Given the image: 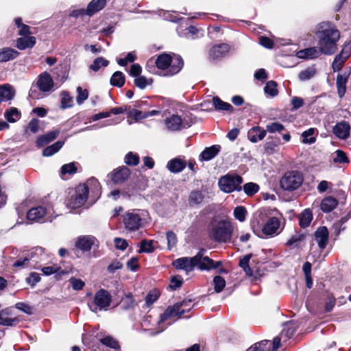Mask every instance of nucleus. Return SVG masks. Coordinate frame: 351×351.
<instances>
[{"label":"nucleus","instance_id":"a19ab883","mask_svg":"<svg viewBox=\"0 0 351 351\" xmlns=\"http://www.w3.org/2000/svg\"><path fill=\"white\" fill-rule=\"evenodd\" d=\"M271 343L268 340H263L256 343L246 351H269Z\"/></svg>","mask_w":351,"mask_h":351},{"label":"nucleus","instance_id":"c03bdc74","mask_svg":"<svg viewBox=\"0 0 351 351\" xmlns=\"http://www.w3.org/2000/svg\"><path fill=\"white\" fill-rule=\"evenodd\" d=\"M109 62L104 59L103 57H99L94 60L92 64L90 66V69L94 71H99L101 67H106L108 65Z\"/></svg>","mask_w":351,"mask_h":351},{"label":"nucleus","instance_id":"f8f14e48","mask_svg":"<svg viewBox=\"0 0 351 351\" xmlns=\"http://www.w3.org/2000/svg\"><path fill=\"white\" fill-rule=\"evenodd\" d=\"M282 230L280 228V221L278 218L275 217H270L264 224L262 232L266 236L273 237L278 235Z\"/></svg>","mask_w":351,"mask_h":351},{"label":"nucleus","instance_id":"0e129e2a","mask_svg":"<svg viewBox=\"0 0 351 351\" xmlns=\"http://www.w3.org/2000/svg\"><path fill=\"white\" fill-rule=\"evenodd\" d=\"M168 249L171 250L177 243L176 234L173 231H168L166 234Z\"/></svg>","mask_w":351,"mask_h":351},{"label":"nucleus","instance_id":"052dcab7","mask_svg":"<svg viewBox=\"0 0 351 351\" xmlns=\"http://www.w3.org/2000/svg\"><path fill=\"white\" fill-rule=\"evenodd\" d=\"M136 59L134 52H129L125 58H119L117 63L122 66H126L129 62H134Z\"/></svg>","mask_w":351,"mask_h":351},{"label":"nucleus","instance_id":"ea45409f","mask_svg":"<svg viewBox=\"0 0 351 351\" xmlns=\"http://www.w3.org/2000/svg\"><path fill=\"white\" fill-rule=\"evenodd\" d=\"M252 257V254H249L245 256H243L242 258L239 261V266L243 268L244 271L245 272L246 275L249 276H253V271L249 266V262Z\"/></svg>","mask_w":351,"mask_h":351},{"label":"nucleus","instance_id":"f704fd0d","mask_svg":"<svg viewBox=\"0 0 351 351\" xmlns=\"http://www.w3.org/2000/svg\"><path fill=\"white\" fill-rule=\"evenodd\" d=\"M160 113L158 110H151V111H141L138 110H133L130 112V115L134 117V119L136 121L141 120L143 119L147 118L151 116H154Z\"/></svg>","mask_w":351,"mask_h":351},{"label":"nucleus","instance_id":"79ce46f5","mask_svg":"<svg viewBox=\"0 0 351 351\" xmlns=\"http://www.w3.org/2000/svg\"><path fill=\"white\" fill-rule=\"evenodd\" d=\"M100 342L103 345L113 349L114 351H120V346L118 341L110 336L101 338Z\"/></svg>","mask_w":351,"mask_h":351},{"label":"nucleus","instance_id":"2eb2a0df","mask_svg":"<svg viewBox=\"0 0 351 351\" xmlns=\"http://www.w3.org/2000/svg\"><path fill=\"white\" fill-rule=\"evenodd\" d=\"M111 295L105 289L99 290L95 295L94 303L100 310L106 309L110 304Z\"/></svg>","mask_w":351,"mask_h":351},{"label":"nucleus","instance_id":"7ed1b4c3","mask_svg":"<svg viewBox=\"0 0 351 351\" xmlns=\"http://www.w3.org/2000/svg\"><path fill=\"white\" fill-rule=\"evenodd\" d=\"M232 223L226 220H220L209 227V237L218 243H229L233 234Z\"/></svg>","mask_w":351,"mask_h":351},{"label":"nucleus","instance_id":"a211bd4d","mask_svg":"<svg viewBox=\"0 0 351 351\" xmlns=\"http://www.w3.org/2000/svg\"><path fill=\"white\" fill-rule=\"evenodd\" d=\"M98 243L95 237L93 236H83L78 238L76 247L84 252L90 251L91 247Z\"/></svg>","mask_w":351,"mask_h":351},{"label":"nucleus","instance_id":"cd10ccee","mask_svg":"<svg viewBox=\"0 0 351 351\" xmlns=\"http://www.w3.org/2000/svg\"><path fill=\"white\" fill-rule=\"evenodd\" d=\"M36 44L34 36H25L17 38L16 47L20 50L32 48Z\"/></svg>","mask_w":351,"mask_h":351},{"label":"nucleus","instance_id":"4d7b16f0","mask_svg":"<svg viewBox=\"0 0 351 351\" xmlns=\"http://www.w3.org/2000/svg\"><path fill=\"white\" fill-rule=\"evenodd\" d=\"M124 160L128 165L136 166L139 163V157L130 152L125 155Z\"/></svg>","mask_w":351,"mask_h":351},{"label":"nucleus","instance_id":"c9c22d12","mask_svg":"<svg viewBox=\"0 0 351 351\" xmlns=\"http://www.w3.org/2000/svg\"><path fill=\"white\" fill-rule=\"evenodd\" d=\"M125 82V77L124 74L121 71L114 72L110 80V83L113 86L119 88L122 87Z\"/></svg>","mask_w":351,"mask_h":351},{"label":"nucleus","instance_id":"e2e57ef3","mask_svg":"<svg viewBox=\"0 0 351 351\" xmlns=\"http://www.w3.org/2000/svg\"><path fill=\"white\" fill-rule=\"evenodd\" d=\"M77 96L76 98L77 103L82 104L88 97V93L86 89L83 90L82 87L77 88Z\"/></svg>","mask_w":351,"mask_h":351},{"label":"nucleus","instance_id":"4be33fe9","mask_svg":"<svg viewBox=\"0 0 351 351\" xmlns=\"http://www.w3.org/2000/svg\"><path fill=\"white\" fill-rule=\"evenodd\" d=\"M350 130V124L346 121H341L333 128V133L339 138L346 139L349 136Z\"/></svg>","mask_w":351,"mask_h":351},{"label":"nucleus","instance_id":"a878e982","mask_svg":"<svg viewBox=\"0 0 351 351\" xmlns=\"http://www.w3.org/2000/svg\"><path fill=\"white\" fill-rule=\"evenodd\" d=\"M186 163L180 158H173L169 160L167 165V167L171 173H178L181 172L185 167Z\"/></svg>","mask_w":351,"mask_h":351},{"label":"nucleus","instance_id":"f257e3e1","mask_svg":"<svg viewBox=\"0 0 351 351\" xmlns=\"http://www.w3.org/2000/svg\"><path fill=\"white\" fill-rule=\"evenodd\" d=\"M316 34L319 39L318 47L323 54H334L337 49V43L340 33L335 25L330 22H322L317 26Z\"/></svg>","mask_w":351,"mask_h":351},{"label":"nucleus","instance_id":"338daca9","mask_svg":"<svg viewBox=\"0 0 351 351\" xmlns=\"http://www.w3.org/2000/svg\"><path fill=\"white\" fill-rule=\"evenodd\" d=\"M336 156L333 158L335 163H347L349 162L346 154L341 150H337Z\"/></svg>","mask_w":351,"mask_h":351},{"label":"nucleus","instance_id":"f03ea898","mask_svg":"<svg viewBox=\"0 0 351 351\" xmlns=\"http://www.w3.org/2000/svg\"><path fill=\"white\" fill-rule=\"evenodd\" d=\"M155 64L163 76H172L182 69L184 62L180 56L163 53L157 56Z\"/></svg>","mask_w":351,"mask_h":351},{"label":"nucleus","instance_id":"4468645a","mask_svg":"<svg viewBox=\"0 0 351 351\" xmlns=\"http://www.w3.org/2000/svg\"><path fill=\"white\" fill-rule=\"evenodd\" d=\"M198 259V256L193 257H182L176 259L173 262V265L178 269H183L186 273L192 271L195 266V261Z\"/></svg>","mask_w":351,"mask_h":351},{"label":"nucleus","instance_id":"49530a36","mask_svg":"<svg viewBox=\"0 0 351 351\" xmlns=\"http://www.w3.org/2000/svg\"><path fill=\"white\" fill-rule=\"evenodd\" d=\"M265 93L271 97H275L278 95L277 83L273 80L266 83L264 88Z\"/></svg>","mask_w":351,"mask_h":351},{"label":"nucleus","instance_id":"dca6fc26","mask_svg":"<svg viewBox=\"0 0 351 351\" xmlns=\"http://www.w3.org/2000/svg\"><path fill=\"white\" fill-rule=\"evenodd\" d=\"M130 175V170L125 166L120 167L114 169L109 176L114 183H122L127 180Z\"/></svg>","mask_w":351,"mask_h":351},{"label":"nucleus","instance_id":"412c9836","mask_svg":"<svg viewBox=\"0 0 351 351\" xmlns=\"http://www.w3.org/2000/svg\"><path fill=\"white\" fill-rule=\"evenodd\" d=\"M323 53L319 47H309L300 50L297 52L296 56L301 59H313L319 57Z\"/></svg>","mask_w":351,"mask_h":351},{"label":"nucleus","instance_id":"423d86ee","mask_svg":"<svg viewBox=\"0 0 351 351\" xmlns=\"http://www.w3.org/2000/svg\"><path fill=\"white\" fill-rule=\"evenodd\" d=\"M243 178L235 173H228L219 180L218 184L221 191L230 193L232 191H240L242 189Z\"/></svg>","mask_w":351,"mask_h":351},{"label":"nucleus","instance_id":"6e6552de","mask_svg":"<svg viewBox=\"0 0 351 351\" xmlns=\"http://www.w3.org/2000/svg\"><path fill=\"white\" fill-rule=\"evenodd\" d=\"M205 250H201L195 256H198V259L195 261V266L200 270H210L217 269L221 265L220 261L215 262L209 257L204 256Z\"/></svg>","mask_w":351,"mask_h":351},{"label":"nucleus","instance_id":"9b49d317","mask_svg":"<svg viewBox=\"0 0 351 351\" xmlns=\"http://www.w3.org/2000/svg\"><path fill=\"white\" fill-rule=\"evenodd\" d=\"M36 86L41 92L49 93L53 90L54 82L51 75L44 71L38 76Z\"/></svg>","mask_w":351,"mask_h":351},{"label":"nucleus","instance_id":"774afa93","mask_svg":"<svg viewBox=\"0 0 351 351\" xmlns=\"http://www.w3.org/2000/svg\"><path fill=\"white\" fill-rule=\"evenodd\" d=\"M304 100L299 97H293L291 99V104L292 106L291 110H296L304 106Z\"/></svg>","mask_w":351,"mask_h":351},{"label":"nucleus","instance_id":"a18cd8bd","mask_svg":"<svg viewBox=\"0 0 351 351\" xmlns=\"http://www.w3.org/2000/svg\"><path fill=\"white\" fill-rule=\"evenodd\" d=\"M152 78L148 79L143 75L136 77L134 81L135 86L141 89L145 88L147 86L152 84Z\"/></svg>","mask_w":351,"mask_h":351},{"label":"nucleus","instance_id":"864d4df0","mask_svg":"<svg viewBox=\"0 0 351 351\" xmlns=\"http://www.w3.org/2000/svg\"><path fill=\"white\" fill-rule=\"evenodd\" d=\"M234 217L236 219L239 220L241 222H243L245 220L247 215V210L243 206H237L234 209Z\"/></svg>","mask_w":351,"mask_h":351},{"label":"nucleus","instance_id":"c756f323","mask_svg":"<svg viewBox=\"0 0 351 351\" xmlns=\"http://www.w3.org/2000/svg\"><path fill=\"white\" fill-rule=\"evenodd\" d=\"M349 77V73H344L339 74L337 77V93L339 97H343L346 90V83Z\"/></svg>","mask_w":351,"mask_h":351},{"label":"nucleus","instance_id":"09e8293b","mask_svg":"<svg viewBox=\"0 0 351 351\" xmlns=\"http://www.w3.org/2000/svg\"><path fill=\"white\" fill-rule=\"evenodd\" d=\"M154 241L152 240H143L141 243L140 250L138 253H152L154 251L153 246Z\"/></svg>","mask_w":351,"mask_h":351},{"label":"nucleus","instance_id":"aec40b11","mask_svg":"<svg viewBox=\"0 0 351 351\" xmlns=\"http://www.w3.org/2000/svg\"><path fill=\"white\" fill-rule=\"evenodd\" d=\"M221 146L214 145L208 147H206L199 154V159L201 161H209L214 158L221 151Z\"/></svg>","mask_w":351,"mask_h":351},{"label":"nucleus","instance_id":"393cba45","mask_svg":"<svg viewBox=\"0 0 351 351\" xmlns=\"http://www.w3.org/2000/svg\"><path fill=\"white\" fill-rule=\"evenodd\" d=\"M60 133L59 130L49 132L48 133L40 136L36 140V144L38 147H42L56 139Z\"/></svg>","mask_w":351,"mask_h":351},{"label":"nucleus","instance_id":"bf43d9fd","mask_svg":"<svg viewBox=\"0 0 351 351\" xmlns=\"http://www.w3.org/2000/svg\"><path fill=\"white\" fill-rule=\"evenodd\" d=\"M285 130V126L278 122H273L266 125V132L269 133L281 132Z\"/></svg>","mask_w":351,"mask_h":351},{"label":"nucleus","instance_id":"3c124183","mask_svg":"<svg viewBox=\"0 0 351 351\" xmlns=\"http://www.w3.org/2000/svg\"><path fill=\"white\" fill-rule=\"evenodd\" d=\"M214 289L216 293H220L226 286V280L220 276H216L213 278Z\"/></svg>","mask_w":351,"mask_h":351},{"label":"nucleus","instance_id":"603ef678","mask_svg":"<svg viewBox=\"0 0 351 351\" xmlns=\"http://www.w3.org/2000/svg\"><path fill=\"white\" fill-rule=\"evenodd\" d=\"M77 169L76 163L74 162L65 164L61 167V174L62 176L66 174L73 175L77 172Z\"/></svg>","mask_w":351,"mask_h":351},{"label":"nucleus","instance_id":"de8ad7c7","mask_svg":"<svg viewBox=\"0 0 351 351\" xmlns=\"http://www.w3.org/2000/svg\"><path fill=\"white\" fill-rule=\"evenodd\" d=\"M18 319L16 317H8L7 314L3 311L0 312V325L12 326L18 322Z\"/></svg>","mask_w":351,"mask_h":351},{"label":"nucleus","instance_id":"6ab92c4d","mask_svg":"<svg viewBox=\"0 0 351 351\" xmlns=\"http://www.w3.org/2000/svg\"><path fill=\"white\" fill-rule=\"evenodd\" d=\"M230 47L228 44L222 43L213 46L209 51V57L212 60H218L225 56L229 51Z\"/></svg>","mask_w":351,"mask_h":351},{"label":"nucleus","instance_id":"6e6d98bb","mask_svg":"<svg viewBox=\"0 0 351 351\" xmlns=\"http://www.w3.org/2000/svg\"><path fill=\"white\" fill-rule=\"evenodd\" d=\"M136 305V302L132 298V293H128L125 295V298L123 300L122 302V306L124 310H129L132 309Z\"/></svg>","mask_w":351,"mask_h":351},{"label":"nucleus","instance_id":"5fc2aeb1","mask_svg":"<svg viewBox=\"0 0 351 351\" xmlns=\"http://www.w3.org/2000/svg\"><path fill=\"white\" fill-rule=\"evenodd\" d=\"M316 130L315 128H310L306 131H304L302 136L303 137V143L312 144L315 143V138L313 136Z\"/></svg>","mask_w":351,"mask_h":351},{"label":"nucleus","instance_id":"bb28decb","mask_svg":"<svg viewBox=\"0 0 351 351\" xmlns=\"http://www.w3.org/2000/svg\"><path fill=\"white\" fill-rule=\"evenodd\" d=\"M19 52L10 47L0 49V62H5L16 58Z\"/></svg>","mask_w":351,"mask_h":351},{"label":"nucleus","instance_id":"473e14b6","mask_svg":"<svg viewBox=\"0 0 351 351\" xmlns=\"http://www.w3.org/2000/svg\"><path fill=\"white\" fill-rule=\"evenodd\" d=\"M213 104L215 110L218 111H228L230 113L234 111V108L230 104L222 101L217 96L213 98Z\"/></svg>","mask_w":351,"mask_h":351},{"label":"nucleus","instance_id":"9d476101","mask_svg":"<svg viewBox=\"0 0 351 351\" xmlns=\"http://www.w3.org/2000/svg\"><path fill=\"white\" fill-rule=\"evenodd\" d=\"M27 219L32 222L43 223L50 220V217L48 215L47 210L40 206L29 210L27 213Z\"/></svg>","mask_w":351,"mask_h":351},{"label":"nucleus","instance_id":"0eeeda50","mask_svg":"<svg viewBox=\"0 0 351 351\" xmlns=\"http://www.w3.org/2000/svg\"><path fill=\"white\" fill-rule=\"evenodd\" d=\"M125 228L130 231L138 230L143 226V219L136 210L126 212L123 216Z\"/></svg>","mask_w":351,"mask_h":351},{"label":"nucleus","instance_id":"58836bf2","mask_svg":"<svg viewBox=\"0 0 351 351\" xmlns=\"http://www.w3.org/2000/svg\"><path fill=\"white\" fill-rule=\"evenodd\" d=\"M316 74V69L313 66H310L301 71L298 74V78L300 81H307L313 77Z\"/></svg>","mask_w":351,"mask_h":351},{"label":"nucleus","instance_id":"39448f33","mask_svg":"<svg viewBox=\"0 0 351 351\" xmlns=\"http://www.w3.org/2000/svg\"><path fill=\"white\" fill-rule=\"evenodd\" d=\"M304 181L303 174L298 171H290L284 174L280 186L285 191H293L298 189Z\"/></svg>","mask_w":351,"mask_h":351},{"label":"nucleus","instance_id":"b1692460","mask_svg":"<svg viewBox=\"0 0 351 351\" xmlns=\"http://www.w3.org/2000/svg\"><path fill=\"white\" fill-rule=\"evenodd\" d=\"M15 95L13 87L9 84L0 86V103L12 100Z\"/></svg>","mask_w":351,"mask_h":351},{"label":"nucleus","instance_id":"680f3d73","mask_svg":"<svg viewBox=\"0 0 351 351\" xmlns=\"http://www.w3.org/2000/svg\"><path fill=\"white\" fill-rule=\"evenodd\" d=\"M259 186L258 184L253 182H248L243 186L244 192L250 196L253 195L258 192Z\"/></svg>","mask_w":351,"mask_h":351},{"label":"nucleus","instance_id":"5701e85b","mask_svg":"<svg viewBox=\"0 0 351 351\" xmlns=\"http://www.w3.org/2000/svg\"><path fill=\"white\" fill-rule=\"evenodd\" d=\"M266 136V130L259 126L252 127L247 132V138L252 143H257L263 140Z\"/></svg>","mask_w":351,"mask_h":351},{"label":"nucleus","instance_id":"37998d69","mask_svg":"<svg viewBox=\"0 0 351 351\" xmlns=\"http://www.w3.org/2000/svg\"><path fill=\"white\" fill-rule=\"evenodd\" d=\"M61 96V106L62 109L71 108L73 106V98L70 96L69 93L66 91H62L60 94Z\"/></svg>","mask_w":351,"mask_h":351},{"label":"nucleus","instance_id":"1a4fd4ad","mask_svg":"<svg viewBox=\"0 0 351 351\" xmlns=\"http://www.w3.org/2000/svg\"><path fill=\"white\" fill-rule=\"evenodd\" d=\"M184 302H177L172 306H168L165 312L160 315V322H163L171 317H178L180 318L182 315L190 311L191 308H182V306L184 305Z\"/></svg>","mask_w":351,"mask_h":351},{"label":"nucleus","instance_id":"7c9ffc66","mask_svg":"<svg viewBox=\"0 0 351 351\" xmlns=\"http://www.w3.org/2000/svg\"><path fill=\"white\" fill-rule=\"evenodd\" d=\"M106 3V0H92L86 8L87 15L91 16L102 10Z\"/></svg>","mask_w":351,"mask_h":351},{"label":"nucleus","instance_id":"69168bd1","mask_svg":"<svg viewBox=\"0 0 351 351\" xmlns=\"http://www.w3.org/2000/svg\"><path fill=\"white\" fill-rule=\"evenodd\" d=\"M159 297V293L156 290L151 291L145 297V304L147 306L152 305Z\"/></svg>","mask_w":351,"mask_h":351},{"label":"nucleus","instance_id":"2f4dec72","mask_svg":"<svg viewBox=\"0 0 351 351\" xmlns=\"http://www.w3.org/2000/svg\"><path fill=\"white\" fill-rule=\"evenodd\" d=\"M205 198L204 193L199 190L192 191L189 196L190 206H194L201 204Z\"/></svg>","mask_w":351,"mask_h":351},{"label":"nucleus","instance_id":"20e7f679","mask_svg":"<svg viewBox=\"0 0 351 351\" xmlns=\"http://www.w3.org/2000/svg\"><path fill=\"white\" fill-rule=\"evenodd\" d=\"M89 186H93L98 190L99 183L95 178H90L87 183L79 184L75 191V194L69 200V206L72 208H77L82 206L88 199Z\"/></svg>","mask_w":351,"mask_h":351},{"label":"nucleus","instance_id":"8fccbe9b","mask_svg":"<svg viewBox=\"0 0 351 351\" xmlns=\"http://www.w3.org/2000/svg\"><path fill=\"white\" fill-rule=\"evenodd\" d=\"M33 258V253L23 258H19L13 263V267L21 269L27 268L29 266V261Z\"/></svg>","mask_w":351,"mask_h":351},{"label":"nucleus","instance_id":"c85d7f7f","mask_svg":"<svg viewBox=\"0 0 351 351\" xmlns=\"http://www.w3.org/2000/svg\"><path fill=\"white\" fill-rule=\"evenodd\" d=\"M337 205V199L332 196H328L322 199L320 208L324 213H330L333 210Z\"/></svg>","mask_w":351,"mask_h":351},{"label":"nucleus","instance_id":"e433bc0d","mask_svg":"<svg viewBox=\"0 0 351 351\" xmlns=\"http://www.w3.org/2000/svg\"><path fill=\"white\" fill-rule=\"evenodd\" d=\"M64 142L58 141L51 145H49L43 150L44 156H51L58 152L63 146Z\"/></svg>","mask_w":351,"mask_h":351},{"label":"nucleus","instance_id":"72a5a7b5","mask_svg":"<svg viewBox=\"0 0 351 351\" xmlns=\"http://www.w3.org/2000/svg\"><path fill=\"white\" fill-rule=\"evenodd\" d=\"M313 219V214L310 209H305L299 216V224L302 228L308 227Z\"/></svg>","mask_w":351,"mask_h":351},{"label":"nucleus","instance_id":"13d9d810","mask_svg":"<svg viewBox=\"0 0 351 351\" xmlns=\"http://www.w3.org/2000/svg\"><path fill=\"white\" fill-rule=\"evenodd\" d=\"M304 238V234H294L287 241L286 245L291 248L296 247L298 243L302 241Z\"/></svg>","mask_w":351,"mask_h":351},{"label":"nucleus","instance_id":"4c0bfd02","mask_svg":"<svg viewBox=\"0 0 351 351\" xmlns=\"http://www.w3.org/2000/svg\"><path fill=\"white\" fill-rule=\"evenodd\" d=\"M5 118L10 123L16 122L21 118V112L16 108H11L5 112Z\"/></svg>","mask_w":351,"mask_h":351},{"label":"nucleus","instance_id":"f3484780","mask_svg":"<svg viewBox=\"0 0 351 351\" xmlns=\"http://www.w3.org/2000/svg\"><path fill=\"white\" fill-rule=\"evenodd\" d=\"M314 235L319 247L321 250L325 249L328 242V231L327 228L325 226L318 228Z\"/></svg>","mask_w":351,"mask_h":351},{"label":"nucleus","instance_id":"ddd939ff","mask_svg":"<svg viewBox=\"0 0 351 351\" xmlns=\"http://www.w3.org/2000/svg\"><path fill=\"white\" fill-rule=\"evenodd\" d=\"M167 128L171 131H178L183 128H188L191 126V123L183 121L181 117L177 114H173L165 119Z\"/></svg>","mask_w":351,"mask_h":351}]
</instances>
